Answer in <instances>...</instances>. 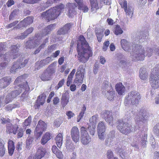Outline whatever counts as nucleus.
Listing matches in <instances>:
<instances>
[{
	"label": "nucleus",
	"mask_w": 159,
	"mask_h": 159,
	"mask_svg": "<svg viewBox=\"0 0 159 159\" xmlns=\"http://www.w3.org/2000/svg\"><path fill=\"white\" fill-rule=\"evenodd\" d=\"M95 125H89L88 129L90 135H94L95 132Z\"/></svg>",
	"instance_id": "45"
},
{
	"label": "nucleus",
	"mask_w": 159,
	"mask_h": 159,
	"mask_svg": "<svg viewBox=\"0 0 159 159\" xmlns=\"http://www.w3.org/2000/svg\"><path fill=\"white\" fill-rule=\"evenodd\" d=\"M25 19H24L22 21H20V23L18 24L17 26V28L19 29L22 27H25L27 26V25H25V23L26 22L25 21Z\"/></svg>",
	"instance_id": "56"
},
{
	"label": "nucleus",
	"mask_w": 159,
	"mask_h": 159,
	"mask_svg": "<svg viewBox=\"0 0 159 159\" xmlns=\"http://www.w3.org/2000/svg\"><path fill=\"white\" fill-rule=\"evenodd\" d=\"M25 78V75H23L17 77L14 82V84L17 85L19 87L20 90H21V89L22 90L21 92H23V93L22 94L21 98L23 101L27 99L30 88L27 82L21 83L20 84H19Z\"/></svg>",
	"instance_id": "5"
},
{
	"label": "nucleus",
	"mask_w": 159,
	"mask_h": 159,
	"mask_svg": "<svg viewBox=\"0 0 159 159\" xmlns=\"http://www.w3.org/2000/svg\"><path fill=\"white\" fill-rule=\"evenodd\" d=\"M102 117L109 124H111L113 121V117L111 113L108 111L105 110L103 111Z\"/></svg>",
	"instance_id": "20"
},
{
	"label": "nucleus",
	"mask_w": 159,
	"mask_h": 159,
	"mask_svg": "<svg viewBox=\"0 0 159 159\" xmlns=\"http://www.w3.org/2000/svg\"><path fill=\"white\" fill-rule=\"evenodd\" d=\"M154 72V74H156L159 73V64L156 66L155 68H153L152 70L151 73H153Z\"/></svg>",
	"instance_id": "63"
},
{
	"label": "nucleus",
	"mask_w": 159,
	"mask_h": 159,
	"mask_svg": "<svg viewBox=\"0 0 159 159\" xmlns=\"http://www.w3.org/2000/svg\"><path fill=\"white\" fill-rule=\"evenodd\" d=\"M149 118V114L146 110H142L141 114L137 115L135 118L136 124L134 128L129 123L124 122L122 120H120L118 121L117 128L120 132L127 135L133 131L139 130V129L143 125L147 122Z\"/></svg>",
	"instance_id": "2"
},
{
	"label": "nucleus",
	"mask_w": 159,
	"mask_h": 159,
	"mask_svg": "<svg viewBox=\"0 0 159 159\" xmlns=\"http://www.w3.org/2000/svg\"><path fill=\"white\" fill-rule=\"evenodd\" d=\"M109 88H110L109 91H107V93H106V95L107 97V99L109 100H112L114 97L115 93L114 91H113V89L110 86Z\"/></svg>",
	"instance_id": "33"
},
{
	"label": "nucleus",
	"mask_w": 159,
	"mask_h": 159,
	"mask_svg": "<svg viewBox=\"0 0 159 159\" xmlns=\"http://www.w3.org/2000/svg\"><path fill=\"white\" fill-rule=\"evenodd\" d=\"M28 62V60H25L24 57H21L18 59L11 68L10 72L11 73H15L18 69L24 67Z\"/></svg>",
	"instance_id": "9"
},
{
	"label": "nucleus",
	"mask_w": 159,
	"mask_h": 159,
	"mask_svg": "<svg viewBox=\"0 0 159 159\" xmlns=\"http://www.w3.org/2000/svg\"><path fill=\"white\" fill-rule=\"evenodd\" d=\"M96 34L98 41L99 42H100L103 36V31L101 30L99 31L98 32H96Z\"/></svg>",
	"instance_id": "49"
},
{
	"label": "nucleus",
	"mask_w": 159,
	"mask_h": 159,
	"mask_svg": "<svg viewBox=\"0 0 159 159\" xmlns=\"http://www.w3.org/2000/svg\"><path fill=\"white\" fill-rule=\"evenodd\" d=\"M18 90H15L14 91H12L11 93L9 94L13 99L15 98L17 96L20 94L21 93V91L22 90L21 89V90H20L19 87H18Z\"/></svg>",
	"instance_id": "35"
},
{
	"label": "nucleus",
	"mask_w": 159,
	"mask_h": 159,
	"mask_svg": "<svg viewBox=\"0 0 159 159\" xmlns=\"http://www.w3.org/2000/svg\"><path fill=\"white\" fill-rule=\"evenodd\" d=\"M19 11L18 10H14L11 14L9 16V19L10 20L12 19V18L15 16L16 15H17L19 14Z\"/></svg>",
	"instance_id": "54"
},
{
	"label": "nucleus",
	"mask_w": 159,
	"mask_h": 159,
	"mask_svg": "<svg viewBox=\"0 0 159 159\" xmlns=\"http://www.w3.org/2000/svg\"><path fill=\"white\" fill-rule=\"evenodd\" d=\"M78 8L80 10H81L84 12H87L88 11L89 9L87 6L84 5L83 4L81 5V6L78 7Z\"/></svg>",
	"instance_id": "51"
},
{
	"label": "nucleus",
	"mask_w": 159,
	"mask_h": 159,
	"mask_svg": "<svg viewBox=\"0 0 159 159\" xmlns=\"http://www.w3.org/2000/svg\"><path fill=\"white\" fill-rule=\"evenodd\" d=\"M139 76L142 80H145L147 78L148 73L145 68H142L140 69Z\"/></svg>",
	"instance_id": "29"
},
{
	"label": "nucleus",
	"mask_w": 159,
	"mask_h": 159,
	"mask_svg": "<svg viewBox=\"0 0 159 159\" xmlns=\"http://www.w3.org/2000/svg\"><path fill=\"white\" fill-rule=\"evenodd\" d=\"M123 8L126 16L130 18H132L133 14V8L130 5L128 6L127 1L125 0H123Z\"/></svg>",
	"instance_id": "14"
},
{
	"label": "nucleus",
	"mask_w": 159,
	"mask_h": 159,
	"mask_svg": "<svg viewBox=\"0 0 159 159\" xmlns=\"http://www.w3.org/2000/svg\"><path fill=\"white\" fill-rule=\"evenodd\" d=\"M140 98L139 93L135 91H132L125 97L124 103L126 106L129 105L136 106Z\"/></svg>",
	"instance_id": "6"
},
{
	"label": "nucleus",
	"mask_w": 159,
	"mask_h": 159,
	"mask_svg": "<svg viewBox=\"0 0 159 159\" xmlns=\"http://www.w3.org/2000/svg\"><path fill=\"white\" fill-rule=\"evenodd\" d=\"M64 82L65 80L64 79H63L60 80L58 83L57 85L55 87V89L57 90L59 88L61 87L64 84Z\"/></svg>",
	"instance_id": "61"
},
{
	"label": "nucleus",
	"mask_w": 159,
	"mask_h": 159,
	"mask_svg": "<svg viewBox=\"0 0 159 159\" xmlns=\"http://www.w3.org/2000/svg\"><path fill=\"white\" fill-rule=\"evenodd\" d=\"M31 117L29 116L27 119H26L23 125L25 126H27L29 125L31 122Z\"/></svg>",
	"instance_id": "60"
},
{
	"label": "nucleus",
	"mask_w": 159,
	"mask_h": 159,
	"mask_svg": "<svg viewBox=\"0 0 159 159\" xmlns=\"http://www.w3.org/2000/svg\"><path fill=\"white\" fill-rule=\"evenodd\" d=\"M97 119V116L94 115L92 116L89 119V121L91 125H95Z\"/></svg>",
	"instance_id": "52"
},
{
	"label": "nucleus",
	"mask_w": 159,
	"mask_h": 159,
	"mask_svg": "<svg viewBox=\"0 0 159 159\" xmlns=\"http://www.w3.org/2000/svg\"><path fill=\"white\" fill-rule=\"evenodd\" d=\"M18 128V125L16 124L14 125H8L6 127V132L9 134L13 133L14 134H16L17 132Z\"/></svg>",
	"instance_id": "19"
},
{
	"label": "nucleus",
	"mask_w": 159,
	"mask_h": 159,
	"mask_svg": "<svg viewBox=\"0 0 159 159\" xmlns=\"http://www.w3.org/2000/svg\"><path fill=\"white\" fill-rule=\"evenodd\" d=\"M106 155L108 159H117V158L114 157L113 152L111 150H109L107 151Z\"/></svg>",
	"instance_id": "46"
},
{
	"label": "nucleus",
	"mask_w": 159,
	"mask_h": 159,
	"mask_svg": "<svg viewBox=\"0 0 159 159\" xmlns=\"http://www.w3.org/2000/svg\"><path fill=\"white\" fill-rule=\"evenodd\" d=\"M135 114L132 110H129L126 112L125 114V119L127 120H129L132 117L134 114Z\"/></svg>",
	"instance_id": "39"
},
{
	"label": "nucleus",
	"mask_w": 159,
	"mask_h": 159,
	"mask_svg": "<svg viewBox=\"0 0 159 159\" xmlns=\"http://www.w3.org/2000/svg\"><path fill=\"white\" fill-rule=\"evenodd\" d=\"M24 19H25L26 20L25 21L26 22V24L25 23V25H29L32 23L33 21V17L32 16H28L26 18Z\"/></svg>",
	"instance_id": "50"
},
{
	"label": "nucleus",
	"mask_w": 159,
	"mask_h": 159,
	"mask_svg": "<svg viewBox=\"0 0 159 159\" xmlns=\"http://www.w3.org/2000/svg\"><path fill=\"white\" fill-rule=\"evenodd\" d=\"M115 147H114V148L115 149L116 151L120 154L122 158H123V157L124 158L127 157V155L126 154L124 150L120 148L118 144H115Z\"/></svg>",
	"instance_id": "26"
},
{
	"label": "nucleus",
	"mask_w": 159,
	"mask_h": 159,
	"mask_svg": "<svg viewBox=\"0 0 159 159\" xmlns=\"http://www.w3.org/2000/svg\"><path fill=\"white\" fill-rule=\"evenodd\" d=\"M43 131L39 130L38 127L35 128V129L34 131V135L37 139H38L43 134Z\"/></svg>",
	"instance_id": "43"
},
{
	"label": "nucleus",
	"mask_w": 159,
	"mask_h": 159,
	"mask_svg": "<svg viewBox=\"0 0 159 159\" xmlns=\"http://www.w3.org/2000/svg\"><path fill=\"white\" fill-rule=\"evenodd\" d=\"M19 54L17 53L15 54L14 55H13V54L11 53L10 52H8L4 55L2 54L1 55L2 56L0 58H1L2 60H3L4 62H2L1 63H3L6 62L7 63V65L8 62L10 61L11 59H15L16 58V56L17 55L18 56Z\"/></svg>",
	"instance_id": "16"
},
{
	"label": "nucleus",
	"mask_w": 159,
	"mask_h": 159,
	"mask_svg": "<svg viewBox=\"0 0 159 159\" xmlns=\"http://www.w3.org/2000/svg\"><path fill=\"white\" fill-rule=\"evenodd\" d=\"M53 60V59L51 56L50 57H47L45 59L42 60L40 61L37 62L35 64L34 70L35 71L39 70L41 68L49 63Z\"/></svg>",
	"instance_id": "13"
},
{
	"label": "nucleus",
	"mask_w": 159,
	"mask_h": 159,
	"mask_svg": "<svg viewBox=\"0 0 159 159\" xmlns=\"http://www.w3.org/2000/svg\"><path fill=\"white\" fill-rule=\"evenodd\" d=\"M71 24L70 23L67 24L57 31V34H64L68 33L71 28Z\"/></svg>",
	"instance_id": "22"
},
{
	"label": "nucleus",
	"mask_w": 159,
	"mask_h": 159,
	"mask_svg": "<svg viewBox=\"0 0 159 159\" xmlns=\"http://www.w3.org/2000/svg\"><path fill=\"white\" fill-rule=\"evenodd\" d=\"M71 135L73 140L76 143L79 141L80 134L78 129L77 127H73L71 130Z\"/></svg>",
	"instance_id": "15"
},
{
	"label": "nucleus",
	"mask_w": 159,
	"mask_h": 159,
	"mask_svg": "<svg viewBox=\"0 0 159 159\" xmlns=\"http://www.w3.org/2000/svg\"><path fill=\"white\" fill-rule=\"evenodd\" d=\"M119 65L122 68L125 69L129 67V63L127 61V60L125 59L124 60L120 61Z\"/></svg>",
	"instance_id": "37"
},
{
	"label": "nucleus",
	"mask_w": 159,
	"mask_h": 159,
	"mask_svg": "<svg viewBox=\"0 0 159 159\" xmlns=\"http://www.w3.org/2000/svg\"><path fill=\"white\" fill-rule=\"evenodd\" d=\"M98 131H105V126L104 123L102 122H100L98 125Z\"/></svg>",
	"instance_id": "42"
},
{
	"label": "nucleus",
	"mask_w": 159,
	"mask_h": 159,
	"mask_svg": "<svg viewBox=\"0 0 159 159\" xmlns=\"http://www.w3.org/2000/svg\"><path fill=\"white\" fill-rule=\"evenodd\" d=\"M42 37L40 34H36L34 39L27 41L25 44V47L26 49H31L38 46L40 44Z\"/></svg>",
	"instance_id": "10"
},
{
	"label": "nucleus",
	"mask_w": 159,
	"mask_h": 159,
	"mask_svg": "<svg viewBox=\"0 0 159 159\" xmlns=\"http://www.w3.org/2000/svg\"><path fill=\"white\" fill-rule=\"evenodd\" d=\"M77 50L78 60L83 63L87 62L89 57L93 55L90 47L82 35L80 36L79 40L77 41Z\"/></svg>",
	"instance_id": "3"
},
{
	"label": "nucleus",
	"mask_w": 159,
	"mask_h": 159,
	"mask_svg": "<svg viewBox=\"0 0 159 159\" xmlns=\"http://www.w3.org/2000/svg\"><path fill=\"white\" fill-rule=\"evenodd\" d=\"M147 134L144 131H141L140 130L139 131L138 133L135 136V140L136 143L132 142L131 145L132 146L136 148H138V144L137 142V140H140L141 139V143L142 146L143 147H145L146 146L147 142Z\"/></svg>",
	"instance_id": "7"
},
{
	"label": "nucleus",
	"mask_w": 159,
	"mask_h": 159,
	"mask_svg": "<svg viewBox=\"0 0 159 159\" xmlns=\"http://www.w3.org/2000/svg\"><path fill=\"white\" fill-rule=\"evenodd\" d=\"M154 72L151 73L149 82L151 86L154 89L159 87V73L154 74Z\"/></svg>",
	"instance_id": "12"
},
{
	"label": "nucleus",
	"mask_w": 159,
	"mask_h": 159,
	"mask_svg": "<svg viewBox=\"0 0 159 159\" xmlns=\"http://www.w3.org/2000/svg\"><path fill=\"white\" fill-rule=\"evenodd\" d=\"M24 131V129L22 128H20L17 131V138H20L22 137L23 135V133Z\"/></svg>",
	"instance_id": "55"
},
{
	"label": "nucleus",
	"mask_w": 159,
	"mask_h": 159,
	"mask_svg": "<svg viewBox=\"0 0 159 159\" xmlns=\"http://www.w3.org/2000/svg\"><path fill=\"white\" fill-rule=\"evenodd\" d=\"M84 68L83 65L80 66L77 70L76 74V78L74 80V83L78 86L81 84L84 77Z\"/></svg>",
	"instance_id": "11"
},
{
	"label": "nucleus",
	"mask_w": 159,
	"mask_h": 159,
	"mask_svg": "<svg viewBox=\"0 0 159 159\" xmlns=\"http://www.w3.org/2000/svg\"><path fill=\"white\" fill-rule=\"evenodd\" d=\"M62 123V121L61 119L60 118H57L55 120L54 125L56 127H58L60 126Z\"/></svg>",
	"instance_id": "59"
},
{
	"label": "nucleus",
	"mask_w": 159,
	"mask_h": 159,
	"mask_svg": "<svg viewBox=\"0 0 159 159\" xmlns=\"http://www.w3.org/2000/svg\"><path fill=\"white\" fill-rule=\"evenodd\" d=\"M81 142L84 144H87L90 141L89 136L81 137Z\"/></svg>",
	"instance_id": "41"
},
{
	"label": "nucleus",
	"mask_w": 159,
	"mask_h": 159,
	"mask_svg": "<svg viewBox=\"0 0 159 159\" xmlns=\"http://www.w3.org/2000/svg\"><path fill=\"white\" fill-rule=\"evenodd\" d=\"M51 135L48 132L43 134L40 141L41 143L43 145H45L51 139Z\"/></svg>",
	"instance_id": "25"
},
{
	"label": "nucleus",
	"mask_w": 159,
	"mask_h": 159,
	"mask_svg": "<svg viewBox=\"0 0 159 159\" xmlns=\"http://www.w3.org/2000/svg\"><path fill=\"white\" fill-rule=\"evenodd\" d=\"M53 64H51L44 71L40 76V78L43 81L49 80L51 76L55 72V68L53 66Z\"/></svg>",
	"instance_id": "8"
},
{
	"label": "nucleus",
	"mask_w": 159,
	"mask_h": 159,
	"mask_svg": "<svg viewBox=\"0 0 159 159\" xmlns=\"http://www.w3.org/2000/svg\"><path fill=\"white\" fill-rule=\"evenodd\" d=\"M80 133L81 137L89 136L88 133L86 130V128L84 127H82L80 128Z\"/></svg>",
	"instance_id": "48"
},
{
	"label": "nucleus",
	"mask_w": 159,
	"mask_h": 159,
	"mask_svg": "<svg viewBox=\"0 0 159 159\" xmlns=\"http://www.w3.org/2000/svg\"><path fill=\"white\" fill-rule=\"evenodd\" d=\"M55 140L57 146L60 148L62 144L63 137L61 133L58 134L55 138Z\"/></svg>",
	"instance_id": "28"
},
{
	"label": "nucleus",
	"mask_w": 159,
	"mask_h": 159,
	"mask_svg": "<svg viewBox=\"0 0 159 159\" xmlns=\"http://www.w3.org/2000/svg\"><path fill=\"white\" fill-rule=\"evenodd\" d=\"M64 7V5L60 4L57 6L53 7L46 11L43 12L41 14L42 18H44L48 20V21L56 19L62 12Z\"/></svg>",
	"instance_id": "4"
},
{
	"label": "nucleus",
	"mask_w": 159,
	"mask_h": 159,
	"mask_svg": "<svg viewBox=\"0 0 159 159\" xmlns=\"http://www.w3.org/2000/svg\"><path fill=\"white\" fill-rule=\"evenodd\" d=\"M105 131H98V136L99 138L101 140H104L105 138Z\"/></svg>",
	"instance_id": "57"
},
{
	"label": "nucleus",
	"mask_w": 159,
	"mask_h": 159,
	"mask_svg": "<svg viewBox=\"0 0 159 159\" xmlns=\"http://www.w3.org/2000/svg\"><path fill=\"white\" fill-rule=\"evenodd\" d=\"M46 153V149L43 147L40 146L38 148L36 154L42 158L44 156Z\"/></svg>",
	"instance_id": "30"
},
{
	"label": "nucleus",
	"mask_w": 159,
	"mask_h": 159,
	"mask_svg": "<svg viewBox=\"0 0 159 159\" xmlns=\"http://www.w3.org/2000/svg\"><path fill=\"white\" fill-rule=\"evenodd\" d=\"M153 131L155 135L159 136V122L154 126L153 129Z\"/></svg>",
	"instance_id": "47"
},
{
	"label": "nucleus",
	"mask_w": 159,
	"mask_h": 159,
	"mask_svg": "<svg viewBox=\"0 0 159 159\" xmlns=\"http://www.w3.org/2000/svg\"><path fill=\"white\" fill-rule=\"evenodd\" d=\"M4 144V141L0 138V157H3L5 154L6 148Z\"/></svg>",
	"instance_id": "32"
},
{
	"label": "nucleus",
	"mask_w": 159,
	"mask_h": 159,
	"mask_svg": "<svg viewBox=\"0 0 159 159\" xmlns=\"http://www.w3.org/2000/svg\"><path fill=\"white\" fill-rule=\"evenodd\" d=\"M34 138L31 137H28L26 140V144L27 146H29L32 143L34 140Z\"/></svg>",
	"instance_id": "64"
},
{
	"label": "nucleus",
	"mask_w": 159,
	"mask_h": 159,
	"mask_svg": "<svg viewBox=\"0 0 159 159\" xmlns=\"http://www.w3.org/2000/svg\"><path fill=\"white\" fill-rule=\"evenodd\" d=\"M13 98L11 97L9 94L7 95L6 96L5 100H4V103L5 104L9 103L10 102H11L13 100Z\"/></svg>",
	"instance_id": "58"
},
{
	"label": "nucleus",
	"mask_w": 159,
	"mask_h": 159,
	"mask_svg": "<svg viewBox=\"0 0 159 159\" xmlns=\"http://www.w3.org/2000/svg\"><path fill=\"white\" fill-rule=\"evenodd\" d=\"M38 127L39 130L44 131L46 130L47 125L44 121L42 120H40L36 128H37Z\"/></svg>",
	"instance_id": "31"
},
{
	"label": "nucleus",
	"mask_w": 159,
	"mask_h": 159,
	"mask_svg": "<svg viewBox=\"0 0 159 159\" xmlns=\"http://www.w3.org/2000/svg\"><path fill=\"white\" fill-rule=\"evenodd\" d=\"M75 69H73L68 75L67 78V80L66 82V85L67 86H69L71 83L72 82L73 77L75 73Z\"/></svg>",
	"instance_id": "36"
},
{
	"label": "nucleus",
	"mask_w": 159,
	"mask_h": 159,
	"mask_svg": "<svg viewBox=\"0 0 159 159\" xmlns=\"http://www.w3.org/2000/svg\"><path fill=\"white\" fill-rule=\"evenodd\" d=\"M114 32L115 34L118 35L122 34L123 30H122L120 25H116L114 28Z\"/></svg>",
	"instance_id": "38"
},
{
	"label": "nucleus",
	"mask_w": 159,
	"mask_h": 159,
	"mask_svg": "<svg viewBox=\"0 0 159 159\" xmlns=\"http://www.w3.org/2000/svg\"><path fill=\"white\" fill-rule=\"evenodd\" d=\"M115 131L114 130H112L108 134L107 136L108 137L110 138V140L111 141H113L114 138L115 137Z\"/></svg>",
	"instance_id": "53"
},
{
	"label": "nucleus",
	"mask_w": 159,
	"mask_h": 159,
	"mask_svg": "<svg viewBox=\"0 0 159 159\" xmlns=\"http://www.w3.org/2000/svg\"><path fill=\"white\" fill-rule=\"evenodd\" d=\"M148 32H142L138 33L133 38V42L130 43L125 39L121 40L120 43L122 48L125 51L130 52V57L133 61L143 60L145 56H151L153 50L148 48L145 52L144 48L140 43L145 41L148 38Z\"/></svg>",
	"instance_id": "1"
},
{
	"label": "nucleus",
	"mask_w": 159,
	"mask_h": 159,
	"mask_svg": "<svg viewBox=\"0 0 159 159\" xmlns=\"http://www.w3.org/2000/svg\"><path fill=\"white\" fill-rule=\"evenodd\" d=\"M48 41V37H46L43 41V43L40 45L39 48L41 49L44 48L46 46V43Z\"/></svg>",
	"instance_id": "62"
},
{
	"label": "nucleus",
	"mask_w": 159,
	"mask_h": 159,
	"mask_svg": "<svg viewBox=\"0 0 159 159\" xmlns=\"http://www.w3.org/2000/svg\"><path fill=\"white\" fill-rule=\"evenodd\" d=\"M11 79L10 77H3L0 79V89L5 88L10 84Z\"/></svg>",
	"instance_id": "17"
},
{
	"label": "nucleus",
	"mask_w": 159,
	"mask_h": 159,
	"mask_svg": "<svg viewBox=\"0 0 159 159\" xmlns=\"http://www.w3.org/2000/svg\"><path fill=\"white\" fill-rule=\"evenodd\" d=\"M69 102V98L65 94L62 96L61 104L63 107H65Z\"/></svg>",
	"instance_id": "34"
},
{
	"label": "nucleus",
	"mask_w": 159,
	"mask_h": 159,
	"mask_svg": "<svg viewBox=\"0 0 159 159\" xmlns=\"http://www.w3.org/2000/svg\"><path fill=\"white\" fill-rule=\"evenodd\" d=\"M65 147L67 151L70 152L75 151V146L74 145L71 140L69 139H66Z\"/></svg>",
	"instance_id": "24"
},
{
	"label": "nucleus",
	"mask_w": 159,
	"mask_h": 159,
	"mask_svg": "<svg viewBox=\"0 0 159 159\" xmlns=\"http://www.w3.org/2000/svg\"><path fill=\"white\" fill-rule=\"evenodd\" d=\"M20 47V45L18 44L12 46L11 48V50L12 52L14 53H17L19 50Z\"/></svg>",
	"instance_id": "44"
},
{
	"label": "nucleus",
	"mask_w": 159,
	"mask_h": 159,
	"mask_svg": "<svg viewBox=\"0 0 159 159\" xmlns=\"http://www.w3.org/2000/svg\"><path fill=\"white\" fill-rule=\"evenodd\" d=\"M91 6V9L93 10L95 9L97 10L98 8L97 0H89Z\"/></svg>",
	"instance_id": "40"
},
{
	"label": "nucleus",
	"mask_w": 159,
	"mask_h": 159,
	"mask_svg": "<svg viewBox=\"0 0 159 159\" xmlns=\"http://www.w3.org/2000/svg\"><path fill=\"white\" fill-rule=\"evenodd\" d=\"M68 5L69 7L68 15L69 17H71L74 15L76 14L75 9L76 8L77 6L75 4L73 3H68Z\"/></svg>",
	"instance_id": "23"
},
{
	"label": "nucleus",
	"mask_w": 159,
	"mask_h": 159,
	"mask_svg": "<svg viewBox=\"0 0 159 159\" xmlns=\"http://www.w3.org/2000/svg\"><path fill=\"white\" fill-rule=\"evenodd\" d=\"M46 95L44 93H42L38 97L34 106L35 109L39 108L41 105H42L45 102Z\"/></svg>",
	"instance_id": "18"
},
{
	"label": "nucleus",
	"mask_w": 159,
	"mask_h": 159,
	"mask_svg": "<svg viewBox=\"0 0 159 159\" xmlns=\"http://www.w3.org/2000/svg\"><path fill=\"white\" fill-rule=\"evenodd\" d=\"M56 26L55 24H51L47 27L44 30L42 31V33H38V34H40V36L42 37V39L44 36L47 35L49 34L51 31L53 30L54 28Z\"/></svg>",
	"instance_id": "21"
},
{
	"label": "nucleus",
	"mask_w": 159,
	"mask_h": 159,
	"mask_svg": "<svg viewBox=\"0 0 159 159\" xmlns=\"http://www.w3.org/2000/svg\"><path fill=\"white\" fill-rule=\"evenodd\" d=\"M116 89L118 94L122 95L125 91V87L121 83L117 84L115 86Z\"/></svg>",
	"instance_id": "27"
}]
</instances>
